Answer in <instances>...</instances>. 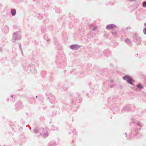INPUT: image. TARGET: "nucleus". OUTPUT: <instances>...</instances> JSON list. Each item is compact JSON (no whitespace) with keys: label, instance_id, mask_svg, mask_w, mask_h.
<instances>
[{"label":"nucleus","instance_id":"obj_7","mask_svg":"<svg viewBox=\"0 0 146 146\" xmlns=\"http://www.w3.org/2000/svg\"><path fill=\"white\" fill-rule=\"evenodd\" d=\"M137 87L139 88H140V89H142L143 88V86L141 84H138L137 86Z\"/></svg>","mask_w":146,"mask_h":146},{"label":"nucleus","instance_id":"obj_10","mask_svg":"<svg viewBox=\"0 0 146 146\" xmlns=\"http://www.w3.org/2000/svg\"><path fill=\"white\" fill-rule=\"evenodd\" d=\"M138 125H139V126H140V127H141V125L139 124V123H138L137 124Z\"/></svg>","mask_w":146,"mask_h":146},{"label":"nucleus","instance_id":"obj_1","mask_svg":"<svg viewBox=\"0 0 146 146\" xmlns=\"http://www.w3.org/2000/svg\"><path fill=\"white\" fill-rule=\"evenodd\" d=\"M123 80L126 81L128 83L133 85L134 80L132 79V78L130 76L128 75H126L123 77Z\"/></svg>","mask_w":146,"mask_h":146},{"label":"nucleus","instance_id":"obj_4","mask_svg":"<svg viewBox=\"0 0 146 146\" xmlns=\"http://www.w3.org/2000/svg\"><path fill=\"white\" fill-rule=\"evenodd\" d=\"M125 42L127 44H129L131 42V41L130 39L128 38H126L125 40Z\"/></svg>","mask_w":146,"mask_h":146},{"label":"nucleus","instance_id":"obj_3","mask_svg":"<svg viewBox=\"0 0 146 146\" xmlns=\"http://www.w3.org/2000/svg\"><path fill=\"white\" fill-rule=\"evenodd\" d=\"M70 48L72 49H77L79 48V46L76 45H72L70 46Z\"/></svg>","mask_w":146,"mask_h":146},{"label":"nucleus","instance_id":"obj_6","mask_svg":"<svg viewBox=\"0 0 146 146\" xmlns=\"http://www.w3.org/2000/svg\"><path fill=\"white\" fill-rule=\"evenodd\" d=\"M11 13L13 15H14L16 14V10L15 9L12 10Z\"/></svg>","mask_w":146,"mask_h":146},{"label":"nucleus","instance_id":"obj_5","mask_svg":"<svg viewBox=\"0 0 146 146\" xmlns=\"http://www.w3.org/2000/svg\"><path fill=\"white\" fill-rule=\"evenodd\" d=\"M145 27L143 30V32L145 35H146V23H145Z\"/></svg>","mask_w":146,"mask_h":146},{"label":"nucleus","instance_id":"obj_2","mask_svg":"<svg viewBox=\"0 0 146 146\" xmlns=\"http://www.w3.org/2000/svg\"><path fill=\"white\" fill-rule=\"evenodd\" d=\"M117 28L116 25L113 24H110V30L111 29H115Z\"/></svg>","mask_w":146,"mask_h":146},{"label":"nucleus","instance_id":"obj_11","mask_svg":"<svg viewBox=\"0 0 146 146\" xmlns=\"http://www.w3.org/2000/svg\"><path fill=\"white\" fill-rule=\"evenodd\" d=\"M96 28H95V29H92V30H93V31H95V30H96Z\"/></svg>","mask_w":146,"mask_h":146},{"label":"nucleus","instance_id":"obj_9","mask_svg":"<svg viewBox=\"0 0 146 146\" xmlns=\"http://www.w3.org/2000/svg\"><path fill=\"white\" fill-rule=\"evenodd\" d=\"M143 7H146V1H144L143 2Z\"/></svg>","mask_w":146,"mask_h":146},{"label":"nucleus","instance_id":"obj_8","mask_svg":"<svg viewBox=\"0 0 146 146\" xmlns=\"http://www.w3.org/2000/svg\"><path fill=\"white\" fill-rule=\"evenodd\" d=\"M112 33L113 35H114V36L116 35L117 34V31L116 30L115 31H114V32H112Z\"/></svg>","mask_w":146,"mask_h":146}]
</instances>
